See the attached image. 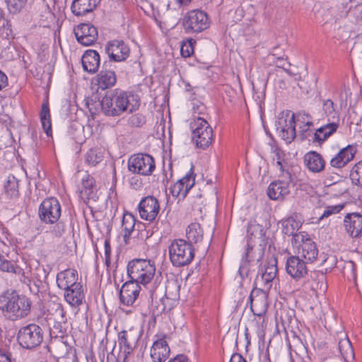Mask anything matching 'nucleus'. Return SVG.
Wrapping results in <instances>:
<instances>
[{
	"mask_svg": "<svg viewBox=\"0 0 362 362\" xmlns=\"http://www.w3.org/2000/svg\"><path fill=\"white\" fill-rule=\"evenodd\" d=\"M137 95L115 89L107 93L100 102L102 112L107 116H119L124 112H132L139 107Z\"/></svg>",
	"mask_w": 362,
	"mask_h": 362,
	"instance_id": "1",
	"label": "nucleus"
},
{
	"mask_svg": "<svg viewBox=\"0 0 362 362\" xmlns=\"http://www.w3.org/2000/svg\"><path fill=\"white\" fill-rule=\"evenodd\" d=\"M255 231H259V235H260L258 238L259 239V244L258 246H255L251 245L250 242L247 243V247L243 256L238 271L240 277L243 279L247 277L250 272L255 271V267L259 265V262L264 254L266 241L264 229L259 224H249L247 226V233L253 235Z\"/></svg>",
	"mask_w": 362,
	"mask_h": 362,
	"instance_id": "2",
	"label": "nucleus"
},
{
	"mask_svg": "<svg viewBox=\"0 0 362 362\" xmlns=\"http://www.w3.org/2000/svg\"><path fill=\"white\" fill-rule=\"evenodd\" d=\"M31 300L16 291L0 296V310L4 316L11 321H16L27 317L31 309Z\"/></svg>",
	"mask_w": 362,
	"mask_h": 362,
	"instance_id": "3",
	"label": "nucleus"
},
{
	"mask_svg": "<svg viewBox=\"0 0 362 362\" xmlns=\"http://www.w3.org/2000/svg\"><path fill=\"white\" fill-rule=\"evenodd\" d=\"M37 320L41 325L47 326L51 334L56 337H62L69 329L66 313L59 303H51L47 313L38 317Z\"/></svg>",
	"mask_w": 362,
	"mask_h": 362,
	"instance_id": "4",
	"label": "nucleus"
},
{
	"mask_svg": "<svg viewBox=\"0 0 362 362\" xmlns=\"http://www.w3.org/2000/svg\"><path fill=\"white\" fill-rule=\"evenodd\" d=\"M169 257L174 267H180L188 265L194 257L193 245L184 239H175L169 247Z\"/></svg>",
	"mask_w": 362,
	"mask_h": 362,
	"instance_id": "5",
	"label": "nucleus"
},
{
	"mask_svg": "<svg viewBox=\"0 0 362 362\" xmlns=\"http://www.w3.org/2000/svg\"><path fill=\"white\" fill-rule=\"evenodd\" d=\"M156 267L149 259H134L127 265V274L130 281H136L139 285L148 284L155 275Z\"/></svg>",
	"mask_w": 362,
	"mask_h": 362,
	"instance_id": "6",
	"label": "nucleus"
},
{
	"mask_svg": "<svg viewBox=\"0 0 362 362\" xmlns=\"http://www.w3.org/2000/svg\"><path fill=\"white\" fill-rule=\"evenodd\" d=\"M192 138L196 146L201 148H207L213 141V130L206 120L201 117L190 122Z\"/></svg>",
	"mask_w": 362,
	"mask_h": 362,
	"instance_id": "7",
	"label": "nucleus"
},
{
	"mask_svg": "<svg viewBox=\"0 0 362 362\" xmlns=\"http://www.w3.org/2000/svg\"><path fill=\"white\" fill-rule=\"evenodd\" d=\"M17 339L19 344L24 349L36 348L43 340L42 328L33 323L24 326L18 330Z\"/></svg>",
	"mask_w": 362,
	"mask_h": 362,
	"instance_id": "8",
	"label": "nucleus"
},
{
	"mask_svg": "<svg viewBox=\"0 0 362 362\" xmlns=\"http://www.w3.org/2000/svg\"><path fill=\"white\" fill-rule=\"evenodd\" d=\"M210 21L206 13L200 10L187 12L182 18V26L188 34L198 33L209 27Z\"/></svg>",
	"mask_w": 362,
	"mask_h": 362,
	"instance_id": "9",
	"label": "nucleus"
},
{
	"mask_svg": "<svg viewBox=\"0 0 362 362\" xmlns=\"http://www.w3.org/2000/svg\"><path fill=\"white\" fill-rule=\"evenodd\" d=\"M156 168L153 158L146 153H137L128 160V170L134 174L148 176Z\"/></svg>",
	"mask_w": 362,
	"mask_h": 362,
	"instance_id": "10",
	"label": "nucleus"
},
{
	"mask_svg": "<svg viewBox=\"0 0 362 362\" xmlns=\"http://www.w3.org/2000/svg\"><path fill=\"white\" fill-rule=\"evenodd\" d=\"M61 216V206L54 197H49L42 201L39 207V217L45 223L53 224Z\"/></svg>",
	"mask_w": 362,
	"mask_h": 362,
	"instance_id": "11",
	"label": "nucleus"
},
{
	"mask_svg": "<svg viewBox=\"0 0 362 362\" xmlns=\"http://www.w3.org/2000/svg\"><path fill=\"white\" fill-rule=\"evenodd\" d=\"M268 292L269 290H266L263 288H255L251 291L249 301L251 311L255 315L260 317L267 312L268 307Z\"/></svg>",
	"mask_w": 362,
	"mask_h": 362,
	"instance_id": "12",
	"label": "nucleus"
},
{
	"mask_svg": "<svg viewBox=\"0 0 362 362\" xmlns=\"http://www.w3.org/2000/svg\"><path fill=\"white\" fill-rule=\"evenodd\" d=\"M77 41L84 46L92 45L98 39L97 28L90 23H81L74 30Z\"/></svg>",
	"mask_w": 362,
	"mask_h": 362,
	"instance_id": "13",
	"label": "nucleus"
},
{
	"mask_svg": "<svg viewBox=\"0 0 362 362\" xmlns=\"http://www.w3.org/2000/svg\"><path fill=\"white\" fill-rule=\"evenodd\" d=\"M160 205L158 199L153 196L143 198L139 204V211L141 218L152 221L158 214Z\"/></svg>",
	"mask_w": 362,
	"mask_h": 362,
	"instance_id": "14",
	"label": "nucleus"
},
{
	"mask_svg": "<svg viewBox=\"0 0 362 362\" xmlns=\"http://www.w3.org/2000/svg\"><path fill=\"white\" fill-rule=\"evenodd\" d=\"M195 175L193 173V166L185 177L179 180L170 187V192L175 197L184 199L189 189L194 186Z\"/></svg>",
	"mask_w": 362,
	"mask_h": 362,
	"instance_id": "15",
	"label": "nucleus"
},
{
	"mask_svg": "<svg viewBox=\"0 0 362 362\" xmlns=\"http://www.w3.org/2000/svg\"><path fill=\"white\" fill-rule=\"evenodd\" d=\"M303 259L297 255L288 257L286 263V270L288 275L298 281L305 276L308 273L307 264Z\"/></svg>",
	"mask_w": 362,
	"mask_h": 362,
	"instance_id": "16",
	"label": "nucleus"
},
{
	"mask_svg": "<svg viewBox=\"0 0 362 362\" xmlns=\"http://www.w3.org/2000/svg\"><path fill=\"white\" fill-rule=\"evenodd\" d=\"M140 291L141 287L136 281H127L119 291L120 302L127 306L132 305L138 298Z\"/></svg>",
	"mask_w": 362,
	"mask_h": 362,
	"instance_id": "17",
	"label": "nucleus"
},
{
	"mask_svg": "<svg viewBox=\"0 0 362 362\" xmlns=\"http://www.w3.org/2000/svg\"><path fill=\"white\" fill-rule=\"evenodd\" d=\"M277 274V259L272 257L265 266L260 278L257 279V284L261 288L266 290H270L272 286V282L275 279Z\"/></svg>",
	"mask_w": 362,
	"mask_h": 362,
	"instance_id": "18",
	"label": "nucleus"
},
{
	"mask_svg": "<svg viewBox=\"0 0 362 362\" xmlns=\"http://www.w3.org/2000/svg\"><path fill=\"white\" fill-rule=\"evenodd\" d=\"M301 244L297 247L296 255L307 263H312L316 260L318 255V249L315 243L310 238L305 240L301 238Z\"/></svg>",
	"mask_w": 362,
	"mask_h": 362,
	"instance_id": "19",
	"label": "nucleus"
},
{
	"mask_svg": "<svg viewBox=\"0 0 362 362\" xmlns=\"http://www.w3.org/2000/svg\"><path fill=\"white\" fill-rule=\"evenodd\" d=\"M106 53L115 62L125 60L129 54V47L122 40H112L108 42Z\"/></svg>",
	"mask_w": 362,
	"mask_h": 362,
	"instance_id": "20",
	"label": "nucleus"
},
{
	"mask_svg": "<svg viewBox=\"0 0 362 362\" xmlns=\"http://www.w3.org/2000/svg\"><path fill=\"white\" fill-rule=\"evenodd\" d=\"M305 286L312 290L316 295H322L327 288L325 274L320 271L311 272Z\"/></svg>",
	"mask_w": 362,
	"mask_h": 362,
	"instance_id": "21",
	"label": "nucleus"
},
{
	"mask_svg": "<svg viewBox=\"0 0 362 362\" xmlns=\"http://www.w3.org/2000/svg\"><path fill=\"white\" fill-rule=\"evenodd\" d=\"M345 230L352 238L362 236V215L358 213L347 214L344 219Z\"/></svg>",
	"mask_w": 362,
	"mask_h": 362,
	"instance_id": "22",
	"label": "nucleus"
},
{
	"mask_svg": "<svg viewBox=\"0 0 362 362\" xmlns=\"http://www.w3.org/2000/svg\"><path fill=\"white\" fill-rule=\"evenodd\" d=\"M163 335L155 341L151 349V357L155 362H164L170 354V348Z\"/></svg>",
	"mask_w": 362,
	"mask_h": 362,
	"instance_id": "23",
	"label": "nucleus"
},
{
	"mask_svg": "<svg viewBox=\"0 0 362 362\" xmlns=\"http://www.w3.org/2000/svg\"><path fill=\"white\" fill-rule=\"evenodd\" d=\"M139 337L138 332L133 329L122 330L118 333L119 346L124 348V352L130 354L135 348Z\"/></svg>",
	"mask_w": 362,
	"mask_h": 362,
	"instance_id": "24",
	"label": "nucleus"
},
{
	"mask_svg": "<svg viewBox=\"0 0 362 362\" xmlns=\"http://www.w3.org/2000/svg\"><path fill=\"white\" fill-rule=\"evenodd\" d=\"M288 180H278L272 182L267 189V194L271 199L281 200L290 192L289 185L291 179Z\"/></svg>",
	"mask_w": 362,
	"mask_h": 362,
	"instance_id": "25",
	"label": "nucleus"
},
{
	"mask_svg": "<svg viewBox=\"0 0 362 362\" xmlns=\"http://www.w3.org/2000/svg\"><path fill=\"white\" fill-rule=\"evenodd\" d=\"M356 153L355 146L348 145L331 159L330 165L336 168H341L354 159Z\"/></svg>",
	"mask_w": 362,
	"mask_h": 362,
	"instance_id": "26",
	"label": "nucleus"
},
{
	"mask_svg": "<svg viewBox=\"0 0 362 362\" xmlns=\"http://www.w3.org/2000/svg\"><path fill=\"white\" fill-rule=\"evenodd\" d=\"M64 296L65 300L72 307L82 305L85 300L83 286L81 284H76L74 287L64 290Z\"/></svg>",
	"mask_w": 362,
	"mask_h": 362,
	"instance_id": "27",
	"label": "nucleus"
},
{
	"mask_svg": "<svg viewBox=\"0 0 362 362\" xmlns=\"http://www.w3.org/2000/svg\"><path fill=\"white\" fill-rule=\"evenodd\" d=\"M78 274L75 269H66L59 272L57 276V284L59 288L66 290L74 287L76 284H80L77 282Z\"/></svg>",
	"mask_w": 362,
	"mask_h": 362,
	"instance_id": "28",
	"label": "nucleus"
},
{
	"mask_svg": "<svg viewBox=\"0 0 362 362\" xmlns=\"http://www.w3.org/2000/svg\"><path fill=\"white\" fill-rule=\"evenodd\" d=\"M100 2V0H74L71 10L76 16H84L92 12Z\"/></svg>",
	"mask_w": 362,
	"mask_h": 362,
	"instance_id": "29",
	"label": "nucleus"
},
{
	"mask_svg": "<svg viewBox=\"0 0 362 362\" xmlns=\"http://www.w3.org/2000/svg\"><path fill=\"white\" fill-rule=\"evenodd\" d=\"M81 62L84 71L94 74L100 66V56L95 50H87L81 58Z\"/></svg>",
	"mask_w": 362,
	"mask_h": 362,
	"instance_id": "30",
	"label": "nucleus"
},
{
	"mask_svg": "<svg viewBox=\"0 0 362 362\" xmlns=\"http://www.w3.org/2000/svg\"><path fill=\"white\" fill-rule=\"evenodd\" d=\"M304 162L309 170L313 173L322 171L325 165L322 156L315 151L307 153L304 156Z\"/></svg>",
	"mask_w": 362,
	"mask_h": 362,
	"instance_id": "31",
	"label": "nucleus"
},
{
	"mask_svg": "<svg viewBox=\"0 0 362 362\" xmlns=\"http://www.w3.org/2000/svg\"><path fill=\"white\" fill-rule=\"evenodd\" d=\"M339 126L337 122H329L322 126L315 131L313 141L319 144L324 142L337 130Z\"/></svg>",
	"mask_w": 362,
	"mask_h": 362,
	"instance_id": "32",
	"label": "nucleus"
},
{
	"mask_svg": "<svg viewBox=\"0 0 362 362\" xmlns=\"http://www.w3.org/2000/svg\"><path fill=\"white\" fill-rule=\"evenodd\" d=\"M301 224L293 217H289L282 221V232L288 236H293L295 241H298L299 238H303V235L297 233Z\"/></svg>",
	"mask_w": 362,
	"mask_h": 362,
	"instance_id": "33",
	"label": "nucleus"
},
{
	"mask_svg": "<svg viewBox=\"0 0 362 362\" xmlns=\"http://www.w3.org/2000/svg\"><path fill=\"white\" fill-rule=\"evenodd\" d=\"M277 130L282 139L291 143L296 137L295 114L292 115L288 122L285 120V124L278 127Z\"/></svg>",
	"mask_w": 362,
	"mask_h": 362,
	"instance_id": "34",
	"label": "nucleus"
},
{
	"mask_svg": "<svg viewBox=\"0 0 362 362\" xmlns=\"http://www.w3.org/2000/svg\"><path fill=\"white\" fill-rule=\"evenodd\" d=\"M116 81V75L112 71L103 70L98 75V86L102 90L112 87L115 84Z\"/></svg>",
	"mask_w": 362,
	"mask_h": 362,
	"instance_id": "35",
	"label": "nucleus"
},
{
	"mask_svg": "<svg viewBox=\"0 0 362 362\" xmlns=\"http://www.w3.org/2000/svg\"><path fill=\"white\" fill-rule=\"evenodd\" d=\"M40 121L42 123V128L46 133L47 136H49L52 135V124L50 119V112L49 108L48 100H45L42 105L40 110Z\"/></svg>",
	"mask_w": 362,
	"mask_h": 362,
	"instance_id": "36",
	"label": "nucleus"
},
{
	"mask_svg": "<svg viewBox=\"0 0 362 362\" xmlns=\"http://www.w3.org/2000/svg\"><path fill=\"white\" fill-rule=\"evenodd\" d=\"M186 237L187 241L192 245L201 241L203 238V230L200 224L196 222L189 224L186 229Z\"/></svg>",
	"mask_w": 362,
	"mask_h": 362,
	"instance_id": "37",
	"label": "nucleus"
},
{
	"mask_svg": "<svg viewBox=\"0 0 362 362\" xmlns=\"http://www.w3.org/2000/svg\"><path fill=\"white\" fill-rule=\"evenodd\" d=\"M322 112L329 122H339V114L336 110V105L332 100H322Z\"/></svg>",
	"mask_w": 362,
	"mask_h": 362,
	"instance_id": "38",
	"label": "nucleus"
},
{
	"mask_svg": "<svg viewBox=\"0 0 362 362\" xmlns=\"http://www.w3.org/2000/svg\"><path fill=\"white\" fill-rule=\"evenodd\" d=\"M339 350L341 357L346 362L354 358V353L351 341L347 337L341 339L339 341Z\"/></svg>",
	"mask_w": 362,
	"mask_h": 362,
	"instance_id": "39",
	"label": "nucleus"
},
{
	"mask_svg": "<svg viewBox=\"0 0 362 362\" xmlns=\"http://www.w3.org/2000/svg\"><path fill=\"white\" fill-rule=\"evenodd\" d=\"M0 270L9 273L16 274L18 276L23 274V270L16 264L7 260L4 255L0 253Z\"/></svg>",
	"mask_w": 362,
	"mask_h": 362,
	"instance_id": "40",
	"label": "nucleus"
},
{
	"mask_svg": "<svg viewBox=\"0 0 362 362\" xmlns=\"http://www.w3.org/2000/svg\"><path fill=\"white\" fill-rule=\"evenodd\" d=\"M179 289L180 286L176 283H173L166 287L165 298L160 299V302L162 303L161 310L164 311L167 308L165 301H168L169 299L176 300L179 297Z\"/></svg>",
	"mask_w": 362,
	"mask_h": 362,
	"instance_id": "41",
	"label": "nucleus"
},
{
	"mask_svg": "<svg viewBox=\"0 0 362 362\" xmlns=\"http://www.w3.org/2000/svg\"><path fill=\"white\" fill-rule=\"evenodd\" d=\"M5 193L10 198L16 197L18 195V180L13 175H8L4 185Z\"/></svg>",
	"mask_w": 362,
	"mask_h": 362,
	"instance_id": "42",
	"label": "nucleus"
},
{
	"mask_svg": "<svg viewBox=\"0 0 362 362\" xmlns=\"http://www.w3.org/2000/svg\"><path fill=\"white\" fill-rule=\"evenodd\" d=\"M103 158V153L98 148L89 149L85 156L86 162L90 166H95L100 163Z\"/></svg>",
	"mask_w": 362,
	"mask_h": 362,
	"instance_id": "43",
	"label": "nucleus"
},
{
	"mask_svg": "<svg viewBox=\"0 0 362 362\" xmlns=\"http://www.w3.org/2000/svg\"><path fill=\"white\" fill-rule=\"evenodd\" d=\"M135 226V219L131 214H124L122 218V230L124 231V240L125 242L129 238Z\"/></svg>",
	"mask_w": 362,
	"mask_h": 362,
	"instance_id": "44",
	"label": "nucleus"
},
{
	"mask_svg": "<svg viewBox=\"0 0 362 362\" xmlns=\"http://www.w3.org/2000/svg\"><path fill=\"white\" fill-rule=\"evenodd\" d=\"M299 125L303 132H306L313 125L310 115L305 112H300L295 115V123Z\"/></svg>",
	"mask_w": 362,
	"mask_h": 362,
	"instance_id": "45",
	"label": "nucleus"
},
{
	"mask_svg": "<svg viewBox=\"0 0 362 362\" xmlns=\"http://www.w3.org/2000/svg\"><path fill=\"white\" fill-rule=\"evenodd\" d=\"M82 187L81 192L87 195L88 199L93 198V194L96 188L94 178L90 175L83 178Z\"/></svg>",
	"mask_w": 362,
	"mask_h": 362,
	"instance_id": "46",
	"label": "nucleus"
},
{
	"mask_svg": "<svg viewBox=\"0 0 362 362\" xmlns=\"http://www.w3.org/2000/svg\"><path fill=\"white\" fill-rule=\"evenodd\" d=\"M350 178L354 185L362 187V161L358 162L352 168Z\"/></svg>",
	"mask_w": 362,
	"mask_h": 362,
	"instance_id": "47",
	"label": "nucleus"
},
{
	"mask_svg": "<svg viewBox=\"0 0 362 362\" xmlns=\"http://www.w3.org/2000/svg\"><path fill=\"white\" fill-rule=\"evenodd\" d=\"M275 157L276 158H274V164L283 174H285L286 178L290 180L291 177V173L286 168L287 163L281 159V153L277 149L275 150Z\"/></svg>",
	"mask_w": 362,
	"mask_h": 362,
	"instance_id": "48",
	"label": "nucleus"
},
{
	"mask_svg": "<svg viewBox=\"0 0 362 362\" xmlns=\"http://www.w3.org/2000/svg\"><path fill=\"white\" fill-rule=\"evenodd\" d=\"M195 40L193 39H188L186 41H183L180 48L181 55L183 57H189L194 52V44Z\"/></svg>",
	"mask_w": 362,
	"mask_h": 362,
	"instance_id": "49",
	"label": "nucleus"
},
{
	"mask_svg": "<svg viewBox=\"0 0 362 362\" xmlns=\"http://www.w3.org/2000/svg\"><path fill=\"white\" fill-rule=\"evenodd\" d=\"M6 2L10 12L17 13L24 7L27 0H6Z\"/></svg>",
	"mask_w": 362,
	"mask_h": 362,
	"instance_id": "50",
	"label": "nucleus"
},
{
	"mask_svg": "<svg viewBox=\"0 0 362 362\" xmlns=\"http://www.w3.org/2000/svg\"><path fill=\"white\" fill-rule=\"evenodd\" d=\"M344 204H337L334 206H327L325 207V209L324 212L322 213V216H320V219H322L324 218L329 217V216L332 214H335L339 213L344 208Z\"/></svg>",
	"mask_w": 362,
	"mask_h": 362,
	"instance_id": "51",
	"label": "nucleus"
},
{
	"mask_svg": "<svg viewBox=\"0 0 362 362\" xmlns=\"http://www.w3.org/2000/svg\"><path fill=\"white\" fill-rule=\"evenodd\" d=\"M145 122V117L141 114L132 115L128 119V124L132 127H139Z\"/></svg>",
	"mask_w": 362,
	"mask_h": 362,
	"instance_id": "52",
	"label": "nucleus"
},
{
	"mask_svg": "<svg viewBox=\"0 0 362 362\" xmlns=\"http://www.w3.org/2000/svg\"><path fill=\"white\" fill-rule=\"evenodd\" d=\"M129 184L132 189L136 190L140 189L143 186L141 179L136 175L129 179Z\"/></svg>",
	"mask_w": 362,
	"mask_h": 362,
	"instance_id": "53",
	"label": "nucleus"
},
{
	"mask_svg": "<svg viewBox=\"0 0 362 362\" xmlns=\"http://www.w3.org/2000/svg\"><path fill=\"white\" fill-rule=\"evenodd\" d=\"M53 226L51 233L56 237H61L64 232V225L62 222H56Z\"/></svg>",
	"mask_w": 362,
	"mask_h": 362,
	"instance_id": "54",
	"label": "nucleus"
},
{
	"mask_svg": "<svg viewBox=\"0 0 362 362\" xmlns=\"http://www.w3.org/2000/svg\"><path fill=\"white\" fill-rule=\"evenodd\" d=\"M8 86L7 76L0 70V90Z\"/></svg>",
	"mask_w": 362,
	"mask_h": 362,
	"instance_id": "55",
	"label": "nucleus"
},
{
	"mask_svg": "<svg viewBox=\"0 0 362 362\" xmlns=\"http://www.w3.org/2000/svg\"><path fill=\"white\" fill-rule=\"evenodd\" d=\"M0 362H11L10 354L0 350Z\"/></svg>",
	"mask_w": 362,
	"mask_h": 362,
	"instance_id": "56",
	"label": "nucleus"
},
{
	"mask_svg": "<svg viewBox=\"0 0 362 362\" xmlns=\"http://www.w3.org/2000/svg\"><path fill=\"white\" fill-rule=\"evenodd\" d=\"M230 362H247L246 360L239 354L232 355Z\"/></svg>",
	"mask_w": 362,
	"mask_h": 362,
	"instance_id": "57",
	"label": "nucleus"
},
{
	"mask_svg": "<svg viewBox=\"0 0 362 362\" xmlns=\"http://www.w3.org/2000/svg\"><path fill=\"white\" fill-rule=\"evenodd\" d=\"M168 362H187V358L186 356L180 354L170 360Z\"/></svg>",
	"mask_w": 362,
	"mask_h": 362,
	"instance_id": "58",
	"label": "nucleus"
},
{
	"mask_svg": "<svg viewBox=\"0 0 362 362\" xmlns=\"http://www.w3.org/2000/svg\"><path fill=\"white\" fill-rule=\"evenodd\" d=\"M105 246V256H110L111 255V247L109 239H105L104 243Z\"/></svg>",
	"mask_w": 362,
	"mask_h": 362,
	"instance_id": "59",
	"label": "nucleus"
},
{
	"mask_svg": "<svg viewBox=\"0 0 362 362\" xmlns=\"http://www.w3.org/2000/svg\"><path fill=\"white\" fill-rule=\"evenodd\" d=\"M289 67L290 66H286V64H278V68H281L290 76H294L295 74L289 69Z\"/></svg>",
	"mask_w": 362,
	"mask_h": 362,
	"instance_id": "60",
	"label": "nucleus"
},
{
	"mask_svg": "<svg viewBox=\"0 0 362 362\" xmlns=\"http://www.w3.org/2000/svg\"><path fill=\"white\" fill-rule=\"evenodd\" d=\"M276 67L278 64H286V66H291V64L285 61L282 57H278L276 62Z\"/></svg>",
	"mask_w": 362,
	"mask_h": 362,
	"instance_id": "61",
	"label": "nucleus"
},
{
	"mask_svg": "<svg viewBox=\"0 0 362 362\" xmlns=\"http://www.w3.org/2000/svg\"><path fill=\"white\" fill-rule=\"evenodd\" d=\"M177 1L181 5H187L192 1V0H177Z\"/></svg>",
	"mask_w": 362,
	"mask_h": 362,
	"instance_id": "62",
	"label": "nucleus"
},
{
	"mask_svg": "<svg viewBox=\"0 0 362 362\" xmlns=\"http://www.w3.org/2000/svg\"><path fill=\"white\" fill-rule=\"evenodd\" d=\"M337 361H339V360L335 358L330 357V358H325L322 362H337Z\"/></svg>",
	"mask_w": 362,
	"mask_h": 362,
	"instance_id": "63",
	"label": "nucleus"
},
{
	"mask_svg": "<svg viewBox=\"0 0 362 362\" xmlns=\"http://www.w3.org/2000/svg\"><path fill=\"white\" fill-rule=\"evenodd\" d=\"M105 264L107 267L110 266V256H105Z\"/></svg>",
	"mask_w": 362,
	"mask_h": 362,
	"instance_id": "64",
	"label": "nucleus"
}]
</instances>
